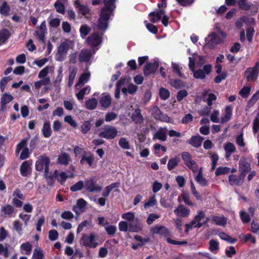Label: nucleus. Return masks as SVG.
I'll return each instance as SVG.
<instances>
[{"label": "nucleus", "instance_id": "nucleus-1", "mask_svg": "<svg viewBox=\"0 0 259 259\" xmlns=\"http://www.w3.org/2000/svg\"><path fill=\"white\" fill-rule=\"evenodd\" d=\"M115 8L112 7L105 6L103 7L101 10L100 17L97 22L98 29L103 31V33L107 30L108 26V20Z\"/></svg>", "mask_w": 259, "mask_h": 259}, {"label": "nucleus", "instance_id": "nucleus-2", "mask_svg": "<svg viewBox=\"0 0 259 259\" xmlns=\"http://www.w3.org/2000/svg\"><path fill=\"white\" fill-rule=\"evenodd\" d=\"M152 232L153 234H159L161 236L166 238V241L169 244L173 245H185L188 243L186 240L177 241L168 237L171 236V234L168 229L164 226H155L152 229Z\"/></svg>", "mask_w": 259, "mask_h": 259}, {"label": "nucleus", "instance_id": "nucleus-3", "mask_svg": "<svg viewBox=\"0 0 259 259\" xmlns=\"http://www.w3.org/2000/svg\"><path fill=\"white\" fill-rule=\"evenodd\" d=\"M50 159L46 154L39 156L35 162V169L38 171L44 170V175H47L49 171Z\"/></svg>", "mask_w": 259, "mask_h": 259}, {"label": "nucleus", "instance_id": "nucleus-4", "mask_svg": "<svg viewBox=\"0 0 259 259\" xmlns=\"http://www.w3.org/2000/svg\"><path fill=\"white\" fill-rule=\"evenodd\" d=\"M100 130L101 132L99 134V136L107 140L113 139L118 135V131L114 126L106 124L101 128Z\"/></svg>", "mask_w": 259, "mask_h": 259}, {"label": "nucleus", "instance_id": "nucleus-5", "mask_svg": "<svg viewBox=\"0 0 259 259\" xmlns=\"http://www.w3.org/2000/svg\"><path fill=\"white\" fill-rule=\"evenodd\" d=\"M259 74V62H255L254 66L249 67L244 71V77L248 82H254L258 78Z\"/></svg>", "mask_w": 259, "mask_h": 259}, {"label": "nucleus", "instance_id": "nucleus-6", "mask_svg": "<svg viewBox=\"0 0 259 259\" xmlns=\"http://www.w3.org/2000/svg\"><path fill=\"white\" fill-rule=\"evenodd\" d=\"M84 189L90 193L99 192L101 191L102 187L97 185V180L95 177H91L85 180Z\"/></svg>", "mask_w": 259, "mask_h": 259}, {"label": "nucleus", "instance_id": "nucleus-7", "mask_svg": "<svg viewBox=\"0 0 259 259\" xmlns=\"http://www.w3.org/2000/svg\"><path fill=\"white\" fill-rule=\"evenodd\" d=\"M97 239L98 237L94 233L89 235L83 234L81 238V244L85 247L95 248L98 245V243L96 242Z\"/></svg>", "mask_w": 259, "mask_h": 259}, {"label": "nucleus", "instance_id": "nucleus-8", "mask_svg": "<svg viewBox=\"0 0 259 259\" xmlns=\"http://www.w3.org/2000/svg\"><path fill=\"white\" fill-rule=\"evenodd\" d=\"M184 164L193 172L197 171L198 167L196 162L192 159L191 155L188 152H183L181 154Z\"/></svg>", "mask_w": 259, "mask_h": 259}, {"label": "nucleus", "instance_id": "nucleus-9", "mask_svg": "<svg viewBox=\"0 0 259 259\" xmlns=\"http://www.w3.org/2000/svg\"><path fill=\"white\" fill-rule=\"evenodd\" d=\"M205 41L206 46L209 49H213L217 45L223 43L224 40L217 33L212 32L208 35V40H207L206 38Z\"/></svg>", "mask_w": 259, "mask_h": 259}, {"label": "nucleus", "instance_id": "nucleus-10", "mask_svg": "<svg viewBox=\"0 0 259 259\" xmlns=\"http://www.w3.org/2000/svg\"><path fill=\"white\" fill-rule=\"evenodd\" d=\"M103 35V33L94 32L87 38L86 41L91 47H96L101 44Z\"/></svg>", "mask_w": 259, "mask_h": 259}, {"label": "nucleus", "instance_id": "nucleus-11", "mask_svg": "<svg viewBox=\"0 0 259 259\" xmlns=\"http://www.w3.org/2000/svg\"><path fill=\"white\" fill-rule=\"evenodd\" d=\"M69 49V46L67 43L65 42L61 43L58 48V52L56 55V60L59 61H63L65 59V57Z\"/></svg>", "mask_w": 259, "mask_h": 259}, {"label": "nucleus", "instance_id": "nucleus-12", "mask_svg": "<svg viewBox=\"0 0 259 259\" xmlns=\"http://www.w3.org/2000/svg\"><path fill=\"white\" fill-rule=\"evenodd\" d=\"M159 66L158 61H155L153 63H147L143 69L145 76H148L151 74H154Z\"/></svg>", "mask_w": 259, "mask_h": 259}, {"label": "nucleus", "instance_id": "nucleus-13", "mask_svg": "<svg viewBox=\"0 0 259 259\" xmlns=\"http://www.w3.org/2000/svg\"><path fill=\"white\" fill-rule=\"evenodd\" d=\"M245 177L239 174L237 176L235 174H231L228 177L229 183L231 186H241L244 180Z\"/></svg>", "mask_w": 259, "mask_h": 259}, {"label": "nucleus", "instance_id": "nucleus-14", "mask_svg": "<svg viewBox=\"0 0 259 259\" xmlns=\"http://www.w3.org/2000/svg\"><path fill=\"white\" fill-rule=\"evenodd\" d=\"M165 14V11L164 9H157L150 12L148 16L150 18V21L152 23H155L160 20L162 15Z\"/></svg>", "mask_w": 259, "mask_h": 259}, {"label": "nucleus", "instance_id": "nucleus-15", "mask_svg": "<svg viewBox=\"0 0 259 259\" xmlns=\"http://www.w3.org/2000/svg\"><path fill=\"white\" fill-rule=\"evenodd\" d=\"M128 227L129 232L138 233L142 230L143 225L141 221L138 218H136L134 221L130 223Z\"/></svg>", "mask_w": 259, "mask_h": 259}, {"label": "nucleus", "instance_id": "nucleus-16", "mask_svg": "<svg viewBox=\"0 0 259 259\" xmlns=\"http://www.w3.org/2000/svg\"><path fill=\"white\" fill-rule=\"evenodd\" d=\"M55 179L62 185H64L66 180L69 178H72V176L68 175L65 172H60L57 169L54 171Z\"/></svg>", "mask_w": 259, "mask_h": 259}, {"label": "nucleus", "instance_id": "nucleus-17", "mask_svg": "<svg viewBox=\"0 0 259 259\" xmlns=\"http://www.w3.org/2000/svg\"><path fill=\"white\" fill-rule=\"evenodd\" d=\"M1 212L3 217H11L15 212V209L11 204H7L2 206Z\"/></svg>", "mask_w": 259, "mask_h": 259}, {"label": "nucleus", "instance_id": "nucleus-18", "mask_svg": "<svg viewBox=\"0 0 259 259\" xmlns=\"http://www.w3.org/2000/svg\"><path fill=\"white\" fill-rule=\"evenodd\" d=\"M13 100V97L11 95L8 93L4 94L1 97L0 111H5L6 109V105Z\"/></svg>", "mask_w": 259, "mask_h": 259}, {"label": "nucleus", "instance_id": "nucleus-19", "mask_svg": "<svg viewBox=\"0 0 259 259\" xmlns=\"http://www.w3.org/2000/svg\"><path fill=\"white\" fill-rule=\"evenodd\" d=\"M204 138L200 135L193 136L187 143L195 148H198L202 145Z\"/></svg>", "mask_w": 259, "mask_h": 259}, {"label": "nucleus", "instance_id": "nucleus-20", "mask_svg": "<svg viewBox=\"0 0 259 259\" xmlns=\"http://www.w3.org/2000/svg\"><path fill=\"white\" fill-rule=\"evenodd\" d=\"M233 107L231 105L227 106L225 109L224 115L221 117L220 122L224 123L228 122L232 116Z\"/></svg>", "mask_w": 259, "mask_h": 259}, {"label": "nucleus", "instance_id": "nucleus-21", "mask_svg": "<svg viewBox=\"0 0 259 259\" xmlns=\"http://www.w3.org/2000/svg\"><path fill=\"white\" fill-rule=\"evenodd\" d=\"M132 120L135 124H141L143 122V117L140 108H137L132 113Z\"/></svg>", "mask_w": 259, "mask_h": 259}, {"label": "nucleus", "instance_id": "nucleus-22", "mask_svg": "<svg viewBox=\"0 0 259 259\" xmlns=\"http://www.w3.org/2000/svg\"><path fill=\"white\" fill-rule=\"evenodd\" d=\"M86 154V152H84V154L82 155L81 159L80 160V163L81 165L88 164L90 166H92L95 160L94 156L93 154L91 152L89 153L88 156H87Z\"/></svg>", "mask_w": 259, "mask_h": 259}, {"label": "nucleus", "instance_id": "nucleus-23", "mask_svg": "<svg viewBox=\"0 0 259 259\" xmlns=\"http://www.w3.org/2000/svg\"><path fill=\"white\" fill-rule=\"evenodd\" d=\"M174 213L178 217L184 218L188 216L190 214V210L188 208L184 207L182 204H180L178 207L174 210Z\"/></svg>", "mask_w": 259, "mask_h": 259}, {"label": "nucleus", "instance_id": "nucleus-24", "mask_svg": "<svg viewBox=\"0 0 259 259\" xmlns=\"http://www.w3.org/2000/svg\"><path fill=\"white\" fill-rule=\"evenodd\" d=\"M239 169L240 174L245 177L246 174L250 169V164L248 162L240 160L239 161Z\"/></svg>", "mask_w": 259, "mask_h": 259}, {"label": "nucleus", "instance_id": "nucleus-25", "mask_svg": "<svg viewBox=\"0 0 259 259\" xmlns=\"http://www.w3.org/2000/svg\"><path fill=\"white\" fill-rule=\"evenodd\" d=\"M101 106L103 108H107L111 103V98L109 95L103 94L99 100Z\"/></svg>", "mask_w": 259, "mask_h": 259}, {"label": "nucleus", "instance_id": "nucleus-26", "mask_svg": "<svg viewBox=\"0 0 259 259\" xmlns=\"http://www.w3.org/2000/svg\"><path fill=\"white\" fill-rule=\"evenodd\" d=\"M212 221L217 225L220 226H225L227 223V218L224 215L218 216L212 215L211 216Z\"/></svg>", "mask_w": 259, "mask_h": 259}, {"label": "nucleus", "instance_id": "nucleus-27", "mask_svg": "<svg viewBox=\"0 0 259 259\" xmlns=\"http://www.w3.org/2000/svg\"><path fill=\"white\" fill-rule=\"evenodd\" d=\"M41 133L42 136L46 138H49L52 135V131L49 121H46L44 123L42 128H41Z\"/></svg>", "mask_w": 259, "mask_h": 259}, {"label": "nucleus", "instance_id": "nucleus-28", "mask_svg": "<svg viewBox=\"0 0 259 259\" xmlns=\"http://www.w3.org/2000/svg\"><path fill=\"white\" fill-rule=\"evenodd\" d=\"M92 54L89 50L83 49L79 55L78 59L80 62H88L90 60Z\"/></svg>", "mask_w": 259, "mask_h": 259}, {"label": "nucleus", "instance_id": "nucleus-29", "mask_svg": "<svg viewBox=\"0 0 259 259\" xmlns=\"http://www.w3.org/2000/svg\"><path fill=\"white\" fill-rule=\"evenodd\" d=\"M237 4L240 10L245 11H249L252 6V3L248 2L247 0H238Z\"/></svg>", "mask_w": 259, "mask_h": 259}, {"label": "nucleus", "instance_id": "nucleus-30", "mask_svg": "<svg viewBox=\"0 0 259 259\" xmlns=\"http://www.w3.org/2000/svg\"><path fill=\"white\" fill-rule=\"evenodd\" d=\"M74 5L78 9L79 12L82 15L85 16L87 14H90V10L88 6L80 4L77 0L75 1Z\"/></svg>", "mask_w": 259, "mask_h": 259}, {"label": "nucleus", "instance_id": "nucleus-31", "mask_svg": "<svg viewBox=\"0 0 259 259\" xmlns=\"http://www.w3.org/2000/svg\"><path fill=\"white\" fill-rule=\"evenodd\" d=\"M11 33L7 28H2L0 30V42L5 44L10 37Z\"/></svg>", "mask_w": 259, "mask_h": 259}, {"label": "nucleus", "instance_id": "nucleus-32", "mask_svg": "<svg viewBox=\"0 0 259 259\" xmlns=\"http://www.w3.org/2000/svg\"><path fill=\"white\" fill-rule=\"evenodd\" d=\"M47 33V31H45L40 30H35L33 33V35L37 37L38 40L44 44V48L46 46V42L45 36Z\"/></svg>", "mask_w": 259, "mask_h": 259}, {"label": "nucleus", "instance_id": "nucleus-33", "mask_svg": "<svg viewBox=\"0 0 259 259\" xmlns=\"http://www.w3.org/2000/svg\"><path fill=\"white\" fill-rule=\"evenodd\" d=\"M224 149L226 152V157L228 158L232 153L235 152L236 147L233 143L228 142L225 145Z\"/></svg>", "mask_w": 259, "mask_h": 259}, {"label": "nucleus", "instance_id": "nucleus-34", "mask_svg": "<svg viewBox=\"0 0 259 259\" xmlns=\"http://www.w3.org/2000/svg\"><path fill=\"white\" fill-rule=\"evenodd\" d=\"M31 162L29 160L24 161L20 166V171L21 176L26 177L30 167Z\"/></svg>", "mask_w": 259, "mask_h": 259}, {"label": "nucleus", "instance_id": "nucleus-35", "mask_svg": "<svg viewBox=\"0 0 259 259\" xmlns=\"http://www.w3.org/2000/svg\"><path fill=\"white\" fill-rule=\"evenodd\" d=\"M195 181L201 186L205 187L208 185L206 180L203 178L201 168L198 171V174L195 177Z\"/></svg>", "mask_w": 259, "mask_h": 259}, {"label": "nucleus", "instance_id": "nucleus-36", "mask_svg": "<svg viewBox=\"0 0 259 259\" xmlns=\"http://www.w3.org/2000/svg\"><path fill=\"white\" fill-rule=\"evenodd\" d=\"M169 83L171 87L178 90L185 85L184 82L180 79H170Z\"/></svg>", "mask_w": 259, "mask_h": 259}, {"label": "nucleus", "instance_id": "nucleus-37", "mask_svg": "<svg viewBox=\"0 0 259 259\" xmlns=\"http://www.w3.org/2000/svg\"><path fill=\"white\" fill-rule=\"evenodd\" d=\"M70 161L69 155L67 153H63L59 155L58 158V162L59 163L67 165Z\"/></svg>", "mask_w": 259, "mask_h": 259}, {"label": "nucleus", "instance_id": "nucleus-38", "mask_svg": "<svg viewBox=\"0 0 259 259\" xmlns=\"http://www.w3.org/2000/svg\"><path fill=\"white\" fill-rule=\"evenodd\" d=\"M219 242L214 239H211L209 242V249L210 251L216 253L219 250Z\"/></svg>", "mask_w": 259, "mask_h": 259}, {"label": "nucleus", "instance_id": "nucleus-39", "mask_svg": "<svg viewBox=\"0 0 259 259\" xmlns=\"http://www.w3.org/2000/svg\"><path fill=\"white\" fill-rule=\"evenodd\" d=\"M10 8L7 4V3L5 1L0 6V14L3 16H7L10 15Z\"/></svg>", "mask_w": 259, "mask_h": 259}, {"label": "nucleus", "instance_id": "nucleus-40", "mask_svg": "<svg viewBox=\"0 0 259 259\" xmlns=\"http://www.w3.org/2000/svg\"><path fill=\"white\" fill-rule=\"evenodd\" d=\"M98 101L96 99L93 98L85 102V107L89 110H94L97 106Z\"/></svg>", "mask_w": 259, "mask_h": 259}, {"label": "nucleus", "instance_id": "nucleus-41", "mask_svg": "<svg viewBox=\"0 0 259 259\" xmlns=\"http://www.w3.org/2000/svg\"><path fill=\"white\" fill-rule=\"evenodd\" d=\"M91 28L87 25H82L79 29L80 36L82 38H84L91 32Z\"/></svg>", "mask_w": 259, "mask_h": 259}, {"label": "nucleus", "instance_id": "nucleus-42", "mask_svg": "<svg viewBox=\"0 0 259 259\" xmlns=\"http://www.w3.org/2000/svg\"><path fill=\"white\" fill-rule=\"evenodd\" d=\"M179 162V159L177 157L175 158H171L168 162L167 166L169 170H172L176 166H177Z\"/></svg>", "mask_w": 259, "mask_h": 259}, {"label": "nucleus", "instance_id": "nucleus-43", "mask_svg": "<svg viewBox=\"0 0 259 259\" xmlns=\"http://www.w3.org/2000/svg\"><path fill=\"white\" fill-rule=\"evenodd\" d=\"M230 168L227 166H219L218 167L215 171V175L216 176H221L228 174L230 172Z\"/></svg>", "mask_w": 259, "mask_h": 259}, {"label": "nucleus", "instance_id": "nucleus-44", "mask_svg": "<svg viewBox=\"0 0 259 259\" xmlns=\"http://www.w3.org/2000/svg\"><path fill=\"white\" fill-rule=\"evenodd\" d=\"M84 188V183L82 181H79L70 187V191L74 192L81 190Z\"/></svg>", "mask_w": 259, "mask_h": 259}, {"label": "nucleus", "instance_id": "nucleus-45", "mask_svg": "<svg viewBox=\"0 0 259 259\" xmlns=\"http://www.w3.org/2000/svg\"><path fill=\"white\" fill-rule=\"evenodd\" d=\"M90 76V73L89 72L82 73L80 76L78 81L77 83L76 84V85H79L80 84L83 85L84 83V82L88 81V80L89 79Z\"/></svg>", "mask_w": 259, "mask_h": 259}, {"label": "nucleus", "instance_id": "nucleus-46", "mask_svg": "<svg viewBox=\"0 0 259 259\" xmlns=\"http://www.w3.org/2000/svg\"><path fill=\"white\" fill-rule=\"evenodd\" d=\"M259 99V90L257 91L249 100L247 102V106L248 108H251L254 105L255 102Z\"/></svg>", "mask_w": 259, "mask_h": 259}, {"label": "nucleus", "instance_id": "nucleus-47", "mask_svg": "<svg viewBox=\"0 0 259 259\" xmlns=\"http://www.w3.org/2000/svg\"><path fill=\"white\" fill-rule=\"evenodd\" d=\"M28 138H24L23 139L20 143H19L17 145V148L16 150V154L19 153L20 151L26 147L27 142H28Z\"/></svg>", "mask_w": 259, "mask_h": 259}, {"label": "nucleus", "instance_id": "nucleus-48", "mask_svg": "<svg viewBox=\"0 0 259 259\" xmlns=\"http://www.w3.org/2000/svg\"><path fill=\"white\" fill-rule=\"evenodd\" d=\"M32 248V245L29 242L23 243L20 246L21 249L25 251V253L27 255L30 254Z\"/></svg>", "mask_w": 259, "mask_h": 259}, {"label": "nucleus", "instance_id": "nucleus-49", "mask_svg": "<svg viewBox=\"0 0 259 259\" xmlns=\"http://www.w3.org/2000/svg\"><path fill=\"white\" fill-rule=\"evenodd\" d=\"M92 124L90 121H85L81 126V131L83 134H87L91 130Z\"/></svg>", "mask_w": 259, "mask_h": 259}, {"label": "nucleus", "instance_id": "nucleus-50", "mask_svg": "<svg viewBox=\"0 0 259 259\" xmlns=\"http://www.w3.org/2000/svg\"><path fill=\"white\" fill-rule=\"evenodd\" d=\"M144 23L145 24L146 28L149 31L154 34L157 33L158 28L156 26L152 23H148L147 21H145Z\"/></svg>", "mask_w": 259, "mask_h": 259}, {"label": "nucleus", "instance_id": "nucleus-51", "mask_svg": "<svg viewBox=\"0 0 259 259\" xmlns=\"http://www.w3.org/2000/svg\"><path fill=\"white\" fill-rule=\"evenodd\" d=\"M182 67H180L179 65L176 63H172V71L177 73L179 77L181 78H185V75L181 72Z\"/></svg>", "mask_w": 259, "mask_h": 259}, {"label": "nucleus", "instance_id": "nucleus-52", "mask_svg": "<svg viewBox=\"0 0 259 259\" xmlns=\"http://www.w3.org/2000/svg\"><path fill=\"white\" fill-rule=\"evenodd\" d=\"M159 96L162 100L167 99L169 97V91L164 88H161L159 90Z\"/></svg>", "mask_w": 259, "mask_h": 259}, {"label": "nucleus", "instance_id": "nucleus-53", "mask_svg": "<svg viewBox=\"0 0 259 259\" xmlns=\"http://www.w3.org/2000/svg\"><path fill=\"white\" fill-rule=\"evenodd\" d=\"M118 144L123 149H130L131 148L128 141L123 137L121 138L119 140Z\"/></svg>", "mask_w": 259, "mask_h": 259}, {"label": "nucleus", "instance_id": "nucleus-54", "mask_svg": "<svg viewBox=\"0 0 259 259\" xmlns=\"http://www.w3.org/2000/svg\"><path fill=\"white\" fill-rule=\"evenodd\" d=\"M59 0H57L54 4V7L56 9V11L61 14H64L65 13V6L63 4L59 2Z\"/></svg>", "mask_w": 259, "mask_h": 259}, {"label": "nucleus", "instance_id": "nucleus-55", "mask_svg": "<svg viewBox=\"0 0 259 259\" xmlns=\"http://www.w3.org/2000/svg\"><path fill=\"white\" fill-rule=\"evenodd\" d=\"M240 219L244 224H246L250 221V215L245 211H240L239 212Z\"/></svg>", "mask_w": 259, "mask_h": 259}, {"label": "nucleus", "instance_id": "nucleus-56", "mask_svg": "<svg viewBox=\"0 0 259 259\" xmlns=\"http://www.w3.org/2000/svg\"><path fill=\"white\" fill-rule=\"evenodd\" d=\"M211 160V169L214 170L216 167V165L219 159V156L216 152L210 153Z\"/></svg>", "mask_w": 259, "mask_h": 259}, {"label": "nucleus", "instance_id": "nucleus-57", "mask_svg": "<svg viewBox=\"0 0 259 259\" xmlns=\"http://www.w3.org/2000/svg\"><path fill=\"white\" fill-rule=\"evenodd\" d=\"M157 120L167 123H172L173 122V120L172 118L169 117L166 114L162 113V112L160 113Z\"/></svg>", "mask_w": 259, "mask_h": 259}, {"label": "nucleus", "instance_id": "nucleus-58", "mask_svg": "<svg viewBox=\"0 0 259 259\" xmlns=\"http://www.w3.org/2000/svg\"><path fill=\"white\" fill-rule=\"evenodd\" d=\"M218 74L219 75L215 76L214 79V82L215 83H221L222 80L226 79L227 77V73L226 72L223 71L222 73Z\"/></svg>", "mask_w": 259, "mask_h": 259}, {"label": "nucleus", "instance_id": "nucleus-59", "mask_svg": "<svg viewBox=\"0 0 259 259\" xmlns=\"http://www.w3.org/2000/svg\"><path fill=\"white\" fill-rule=\"evenodd\" d=\"M105 229L108 235L113 236L117 231L115 226L109 225L105 227Z\"/></svg>", "mask_w": 259, "mask_h": 259}, {"label": "nucleus", "instance_id": "nucleus-60", "mask_svg": "<svg viewBox=\"0 0 259 259\" xmlns=\"http://www.w3.org/2000/svg\"><path fill=\"white\" fill-rule=\"evenodd\" d=\"M88 89L90 90V87L89 86L85 87L81 89L79 92L76 94V97L78 100H82L83 99L84 96Z\"/></svg>", "mask_w": 259, "mask_h": 259}, {"label": "nucleus", "instance_id": "nucleus-61", "mask_svg": "<svg viewBox=\"0 0 259 259\" xmlns=\"http://www.w3.org/2000/svg\"><path fill=\"white\" fill-rule=\"evenodd\" d=\"M156 202L157 201L155 198V196L154 195L150 197L147 202H145L144 204V207L146 208L150 206H153L156 205Z\"/></svg>", "mask_w": 259, "mask_h": 259}, {"label": "nucleus", "instance_id": "nucleus-62", "mask_svg": "<svg viewBox=\"0 0 259 259\" xmlns=\"http://www.w3.org/2000/svg\"><path fill=\"white\" fill-rule=\"evenodd\" d=\"M64 121L67 122L71 126L74 128H76L77 126V124L76 121L73 119L71 115H67L64 117Z\"/></svg>", "mask_w": 259, "mask_h": 259}, {"label": "nucleus", "instance_id": "nucleus-63", "mask_svg": "<svg viewBox=\"0 0 259 259\" xmlns=\"http://www.w3.org/2000/svg\"><path fill=\"white\" fill-rule=\"evenodd\" d=\"M194 77L196 79H203L206 75L204 72L201 69H199L194 72Z\"/></svg>", "mask_w": 259, "mask_h": 259}, {"label": "nucleus", "instance_id": "nucleus-64", "mask_svg": "<svg viewBox=\"0 0 259 259\" xmlns=\"http://www.w3.org/2000/svg\"><path fill=\"white\" fill-rule=\"evenodd\" d=\"M123 219L127 220L128 221H133L135 219V212H127L123 213L121 215Z\"/></svg>", "mask_w": 259, "mask_h": 259}]
</instances>
